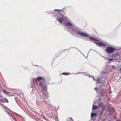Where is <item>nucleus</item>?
Masks as SVG:
<instances>
[{
    "label": "nucleus",
    "instance_id": "nucleus-3",
    "mask_svg": "<svg viewBox=\"0 0 121 121\" xmlns=\"http://www.w3.org/2000/svg\"><path fill=\"white\" fill-rule=\"evenodd\" d=\"M47 88L46 86H44L43 91H41L40 93V95L42 99H44L46 98V95L47 94Z\"/></svg>",
    "mask_w": 121,
    "mask_h": 121
},
{
    "label": "nucleus",
    "instance_id": "nucleus-20",
    "mask_svg": "<svg viewBox=\"0 0 121 121\" xmlns=\"http://www.w3.org/2000/svg\"><path fill=\"white\" fill-rule=\"evenodd\" d=\"M17 95L18 97L20 98V95L19 94H18Z\"/></svg>",
    "mask_w": 121,
    "mask_h": 121
},
{
    "label": "nucleus",
    "instance_id": "nucleus-33",
    "mask_svg": "<svg viewBox=\"0 0 121 121\" xmlns=\"http://www.w3.org/2000/svg\"><path fill=\"white\" fill-rule=\"evenodd\" d=\"M70 48L69 49H70Z\"/></svg>",
    "mask_w": 121,
    "mask_h": 121
},
{
    "label": "nucleus",
    "instance_id": "nucleus-28",
    "mask_svg": "<svg viewBox=\"0 0 121 121\" xmlns=\"http://www.w3.org/2000/svg\"><path fill=\"white\" fill-rule=\"evenodd\" d=\"M118 59L117 58H116L115 59H114V60H116Z\"/></svg>",
    "mask_w": 121,
    "mask_h": 121
},
{
    "label": "nucleus",
    "instance_id": "nucleus-25",
    "mask_svg": "<svg viewBox=\"0 0 121 121\" xmlns=\"http://www.w3.org/2000/svg\"><path fill=\"white\" fill-rule=\"evenodd\" d=\"M105 72H101V73H105Z\"/></svg>",
    "mask_w": 121,
    "mask_h": 121
},
{
    "label": "nucleus",
    "instance_id": "nucleus-30",
    "mask_svg": "<svg viewBox=\"0 0 121 121\" xmlns=\"http://www.w3.org/2000/svg\"><path fill=\"white\" fill-rule=\"evenodd\" d=\"M68 49H65V50H68Z\"/></svg>",
    "mask_w": 121,
    "mask_h": 121
},
{
    "label": "nucleus",
    "instance_id": "nucleus-26",
    "mask_svg": "<svg viewBox=\"0 0 121 121\" xmlns=\"http://www.w3.org/2000/svg\"><path fill=\"white\" fill-rule=\"evenodd\" d=\"M55 15V16H58V14H56Z\"/></svg>",
    "mask_w": 121,
    "mask_h": 121
},
{
    "label": "nucleus",
    "instance_id": "nucleus-10",
    "mask_svg": "<svg viewBox=\"0 0 121 121\" xmlns=\"http://www.w3.org/2000/svg\"><path fill=\"white\" fill-rule=\"evenodd\" d=\"M98 107L97 106L95 105H93V107L92 108V110H96L98 108Z\"/></svg>",
    "mask_w": 121,
    "mask_h": 121
},
{
    "label": "nucleus",
    "instance_id": "nucleus-22",
    "mask_svg": "<svg viewBox=\"0 0 121 121\" xmlns=\"http://www.w3.org/2000/svg\"><path fill=\"white\" fill-rule=\"evenodd\" d=\"M58 10V11H62V10H59V9H55L54 10Z\"/></svg>",
    "mask_w": 121,
    "mask_h": 121
},
{
    "label": "nucleus",
    "instance_id": "nucleus-6",
    "mask_svg": "<svg viewBox=\"0 0 121 121\" xmlns=\"http://www.w3.org/2000/svg\"><path fill=\"white\" fill-rule=\"evenodd\" d=\"M95 43L99 46H105V44L101 42H95Z\"/></svg>",
    "mask_w": 121,
    "mask_h": 121
},
{
    "label": "nucleus",
    "instance_id": "nucleus-8",
    "mask_svg": "<svg viewBox=\"0 0 121 121\" xmlns=\"http://www.w3.org/2000/svg\"><path fill=\"white\" fill-rule=\"evenodd\" d=\"M6 112L7 114H8L11 117H11H10V119H11L12 121H13V120H12V119L13 120H15L16 118L13 117V115H12V114H9V113L8 111L7 110H6Z\"/></svg>",
    "mask_w": 121,
    "mask_h": 121
},
{
    "label": "nucleus",
    "instance_id": "nucleus-5",
    "mask_svg": "<svg viewBox=\"0 0 121 121\" xmlns=\"http://www.w3.org/2000/svg\"><path fill=\"white\" fill-rule=\"evenodd\" d=\"M103 84H101L98 87H96L95 89V90L97 91L98 92H99V93H101L104 90L103 88Z\"/></svg>",
    "mask_w": 121,
    "mask_h": 121
},
{
    "label": "nucleus",
    "instance_id": "nucleus-13",
    "mask_svg": "<svg viewBox=\"0 0 121 121\" xmlns=\"http://www.w3.org/2000/svg\"><path fill=\"white\" fill-rule=\"evenodd\" d=\"M96 82L97 83H101V80L100 79H97L96 81Z\"/></svg>",
    "mask_w": 121,
    "mask_h": 121
},
{
    "label": "nucleus",
    "instance_id": "nucleus-24",
    "mask_svg": "<svg viewBox=\"0 0 121 121\" xmlns=\"http://www.w3.org/2000/svg\"><path fill=\"white\" fill-rule=\"evenodd\" d=\"M70 119L71 120H68V121H73V120H72V118H70Z\"/></svg>",
    "mask_w": 121,
    "mask_h": 121
},
{
    "label": "nucleus",
    "instance_id": "nucleus-2",
    "mask_svg": "<svg viewBox=\"0 0 121 121\" xmlns=\"http://www.w3.org/2000/svg\"><path fill=\"white\" fill-rule=\"evenodd\" d=\"M44 80L43 78L41 77H38L36 79L34 83V87L35 89H33L34 90L40 89L43 84V82Z\"/></svg>",
    "mask_w": 121,
    "mask_h": 121
},
{
    "label": "nucleus",
    "instance_id": "nucleus-31",
    "mask_svg": "<svg viewBox=\"0 0 121 121\" xmlns=\"http://www.w3.org/2000/svg\"><path fill=\"white\" fill-rule=\"evenodd\" d=\"M120 71H121V67L120 68Z\"/></svg>",
    "mask_w": 121,
    "mask_h": 121
},
{
    "label": "nucleus",
    "instance_id": "nucleus-32",
    "mask_svg": "<svg viewBox=\"0 0 121 121\" xmlns=\"http://www.w3.org/2000/svg\"><path fill=\"white\" fill-rule=\"evenodd\" d=\"M58 13L59 14L60 13L59 12H58Z\"/></svg>",
    "mask_w": 121,
    "mask_h": 121
},
{
    "label": "nucleus",
    "instance_id": "nucleus-18",
    "mask_svg": "<svg viewBox=\"0 0 121 121\" xmlns=\"http://www.w3.org/2000/svg\"><path fill=\"white\" fill-rule=\"evenodd\" d=\"M4 102H3L2 101H1L0 102V104H1L3 105V106H4Z\"/></svg>",
    "mask_w": 121,
    "mask_h": 121
},
{
    "label": "nucleus",
    "instance_id": "nucleus-1",
    "mask_svg": "<svg viewBox=\"0 0 121 121\" xmlns=\"http://www.w3.org/2000/svg\"><path fill=\"white\" fill-rule=\"evenodd\" d=\"M65 27L67 28L68 31L71 34H73L74 31L77 33L79 35L85 37H88L89 35L86 34L79 31L81 29L75 25L72 24L71 22L67 23Z\"/></svg>",
    "mask_w": 121,
    "mask_h": 121
},
{
    "label": "nucleus",
    "instance_id": "nucleus-27",
    "mask_svg": "<svg viewBox=\"0 0 121 121\" xmlns=\"http://www.w3.org/2000/svg\"><path fill=\"white\" fill-rule=\"evenodd\" d=\"M82 73V72H79V73H76V74H78V73Z\"/></svg>",
    "mask_w": 121,
    "mask_h": 121
},
{
    "label": "nucleus",
    "instance_id": "nucleus-19",
    "mask_svg": "<svg viewBox=\"0 0 121 121\" xmlns=\"http://www.w3.org/2000/svg\"><path fill=\"white\" fill-rule=\"evenodd\" d=\"M105 109V107L104 106H103L102 109H101V110L102 111H103Z\"/></svg>",
    "mask_w": 121,
    "mask_h": 121
},
{
    "label": "nucleus",
    "instance_id": "nucleus-14",
    "mask_svg": "<svg viewBox=\"0 0 121 121\" xmlns=\"http://www.w3.org/2000/svg\"><path fill=\"white\" fill-rule=\"evenodd\" d=\"M101 56L103 57L104 58H105V59H106L107 60V59L109 61H110L111 60H113V58H112V59H110L109 58H106V57H103L102 56Z\"/></svg>",
    "mask_w": 121,
    "mask_h": 121
},
{
    "label": "nucleus",
    "instance_id": "nucleus-4",
    "mask_svg": "<svg viewBox=\"0 0 121 121\" xmlns=\"http://www.w3.org/2000/svg\"><path fill=\"white\" fill-rule=\"evenodd\" d=\"M115 49L112 47L108 46L105 49V51L108 53H110L114 52Z\"/></svg>",
    "mask_w": 121,
    "mask_h": 121
},
{
    "label": "nucleus",
    "instance_id": "nucleus-12",
    "mask_svg": "<svg viewBox=\"0 0 121 121\" xmlns=\"http://www.w3.org/2000/svg\"><path fill=\"white\" fill-rule=\"evenodd\" d=\"M96 115V114L94 113H91V117H93Z\"/></svg>",
    "mask_w": 121,
    "mask_h": 121
},
{
    "label": "nucleus",
    "instance_id": "nucleus-7",
    "mask_svg": "<svg viewBox=\"0 0 121 121\" xmlns=\"http://www.w3.org/2000/svg\"><path fill=\"white\" fill-rule=\"evenodd\" d=\"M65 18H66L64 17H59L57 18V20L60 23H61Z\"/></svg>",
    "mask_w": 121,
    "mask_h": 121
},
{
    "label": "nucleus",
    "instance_id": "nucleus-17",
    "mask_svg": "<svg viewBox=\"0 0 121 121\" xmlns=\"http://www.w3.org/2000/svg\"><path fill=\"white\" fill-rule=\"evenodd\" d=\"M62 74L63 75H69V74H69L68 73H63Z\"/></svg>",
    "mask_w": 121,
    "mask_h": 121
},
{
    "label": "nucleus",
    "instance_id": "nucleus-9",
    "mask_svg": "<svg viewBox=\"0 0 121 121\" xmlns=\"http://www.w3.org/2000/svg\"><path fill=\"white\" fill-rule=\"evenodd\" d=\"M3 101L4 102H7L8 103V100L5 99V98L3 97L2 96H0V101Z\"/></svg>",
    "mask_w": 121,
    "mask_h": 121
},
{
    "label": "nucleus",
    "instance_id": "nucleus-11",
    "mask_svg": "<svg viewBox=\"0 0 121 121\" xmlns=\"http://www.w3.org/2000/svg\"><path fill=\"white\" fill-rule=\"evenodd\" d=\"M89 38H90V39H91L92 40L94 41H98V40L97 39H95V38H94L92 37H89Z\"/></svg>",
    "mask_w": 121,
    "mask_h": 121
},
{
    "label": "nucleus",
    "instance_id": "nucleus-29",
    "mask_svg": "<svg viewBox=\"0 0 121 121\" xmlns=\"http://www.w3.org/2000/svg\"><path fill=\"white\" fill-rule=\"evenodd\" d=\"M91 50H93L92 49H91L90 50V51Z\"/></svg>",
    "mask_w": 121,
    "mask_h": 121
},
{
    "label": "nucleus",
    "instance_id": "nucleus-16",
    "mask_svg": "<svg viewBox=\"0 0 121 121\" xmlns=\"http://www.w3.org/2000/svg\"><path fill=\"white\" fill-rule=\"evenodd\" d=\"M89 78H90V77H92L93 78V80H94V81H95L96 80L94 78V76H92V75H90L89 76Z\"/></svg>",
    "mask_w": 121,
    "mask_h": 121
},
{
    "label": "nucleus",
    "instance_id": "nucleus-23",
    "mask_svg": "<svg viewBox=\"0 0 121 121\" xmlns=\"http://www.w3.org/2000/svg\"><path fill=\"white\" fill-rule=\"evenodd\" d=\"M111 110L113 112H115V111L113 109H111Z\"/></svg>",
    "mask_w": 121,
    "mask_h": 121
},
{
    "label": "nucleus",
    "instance_id": "nucleus-21",
    "mask_svg": "<svg viewBox=\"0 0 121 121\" xmlns=\"http://www.w3.org/2000/svg\"><path fill=\"white\" fill-rule=\"evenodd\" d=\"M3 92L5 93H8V92H6L5 90H3Z\"/></svg>",
    "mask_w": 121,
    "mask_h": 121
},
{
    "label": "nucleus",
    "instance_id": "nucleus-15",
    "mask_svg": "<svg viewBox=\"0 0 121 121\" xmlns=\"http://www.w3.org/2000/svg\"><path fill=\"white\" fill-rule=\"evenodd\" d=\"M102 103H100L98 104V106L99 108H100L102 106Z\"/></svg>",
    "mask_w": 121,
    "mask_h": 121
}]
</instances>
